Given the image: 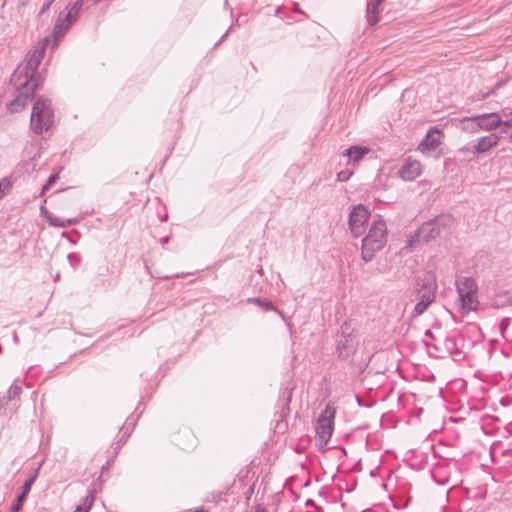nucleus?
Wrapping results in <instances>:
<instances>
[{
  "instance_id": "1",
  "label": "nucleus",
  "mask_w": 512,
  "mask_h": 512,
  "mask_svg": "<svg viewBox=\"0 0 512 512\" xmlns=\"http://www.w3.org/2000/svg\"><path fill=\"white\" fill-rule=\"evenodd\" d=\"M46 41L45 39L44 42H38L11 76L10 82L16 90L15 98L7 104V109L11 113L24 109L34 99V93L41 85L38 66L45 54Z\"/></svg>"
},
{
  "instance_id": "2",
  "label": "nucleus",
  "mask_w": 512,
  "mask_h": 512,
  "mask_svg": "<svg viewBox=\"0 0 512 512\" xmlns=\"http://www.w3.org/2000/svg\"><path fill=\"white\" fill-rule=\"evenodd\" d=\"M386 241V222L379 215H376L369 226L367 235L362 239V259L365 262H370L375 253L385 246Z\"/></svg>"
},
{
  "instance_id": "3",
  "label": "nucleus",
  "mask_w": 512,
  "mask_h": 512,
  "mask_svg": "<svg viewBox=\"0 0 512 512\" xmlns=\"http://www.w3.org/2000/svg\"><path fill=\"white\" fill-rule=\"evenodd\" d=\"M54 122V113L51 107V101L44 97H39L32 108L30 127L36 134H42L47 131Z\"/></svg>"
},
{
  "instance_id": "4",
  "label": "nucleus",
  "mask_w": 512,
  "mask_h": 512,
  "mask_svg": "<svg viewBox=\"0 0 512 512\" xmlns=\"http://www.w3.org/2000/svg\"><path fill=\"white\" fill-rule=\"evenodd\" d=\"M358 339L355 335V329L345 321L341 324L336 334V352L341 359H348L356 352Z\"/></svg>"
},
{
  "instance_id": "5",
  "label": "nucleus",
  "mask_w": 512,
  "mask_h": 512,
  "mask_svg": "<svg viewBox=\"0 0 512 512\" xmlns=\"http://www.w3.org/2000/svg\"><path fill=\"white\" fill-rule=\"evenodd\" d=\"M418 285L417 295L419 300L412 312L414 317L422 315L436 299L437 284L432 274H426Z\"/></svg>"
},
{
  "instance_id": "6",
  "label": "nucleus",
  "mask_w": 512,
  "mask_h": 512,
  "mask_svg": "<svg viewBox=\"0 0 512 512\" xmlns=\"http://www.w3.org/2000/svg\"><path fill=\"white\" fill-rule=\"evenodd\" d=\"M335 414V407L328 403L317 419L315 426L316 438L321 446L327 445L332 436Z\"/></svg>"
},
{
  "instance_id": "7",
  "label": "nucleus",
  "mask_w": 512,
  "mask_h": 512,
  "mask_svg": "<svg viewBox=\"0 0 512 512\" xmlns=\"http://www.w3.org/2000/svg\"><path fill=\"white\" fill-rule=\"evenodd\" d=\"M424 343L428 348L430 355H433L436 358H444L447 355L454 357L462 355V352L458 347L457 340L453 335L446 336L442 341H438V343H430L428 341H424Z\"/></svg>"
},
{
  "instance_id": "8",
  "label": "nucleus",
  "mask_w": 512,
  "mask_h": 512,
  "mask_svg": "<svg viewBox=\"0 0 512 512\" xmlns=\"http://www.w3.org/2000/svg\"><path fill=\"white\" fill-rule=\"evenodd\" d=\"M369 210L362 204L355 206L349 214V228L354 237L362 236L370 219Z\"/></svg>"
},
{
  "instance_id": "9",
  "label": "nucleus",
  "mask_w": 512,
  "mask_h": 512,
  "mask_svg": "<svg viewBox=\"0 0 512 512\" xmlns=\"http://www.w3.org/2000/svg\"><path fill=\"white\" fill-rule=\"evenodd\" d=\"M466 121H477V125L481 131L491 132L498 127L502 126V119L497 112L483 113L473 115L470 117H463L460 122L465 123Z\"/></svg>"
},
{
  "instance_id": "10",
  "label": "nucleus",
  "mask_w": 512,
  "mask_h": 512,
  "mask_svg": "<svg viewBox=\"0 0 512 512\" xmlns=\"http://www.w3.org/2000/svg\"><path fill=\"white\" fill-rule=\"evenodd\" d=\"M500 136L495 133L480 137L473 145L471 151L473 154L479 155L488 152L496 147L499 143Z\"/></svg>"
},
{
  "instance_id": "11",
  "label": "nucleus",
  "mask_w": 512,
  "mask_h": 512,
  "mask_svg": "<svg viewBox=\"0 0 512 512\" xmlns=\"http://www.w3.org/2000/svg\"><path fill=\"white\" fill-rule=\"evenodd\" d=\"M440 231L438 227H436L435 223L432 220H429L423 223L415 233L417 241L429 242L434 240L437 236L440 235Z\"/></svg>"
},
{
  "instance_id": "12",
  "label": "nucleus",
  "mask_w": 512,
  "mask_h": 512,
  "mask_svg": "<svg viewBox=\"0 0 512 512\" xmlns=\"http://www.w3.org/2000/svg\"><path fill=\"white\" fill-rule=\"evenodd\" d=\"M421 174V164L417 160L407 159L398 171V175L406 181H412Z\"/></svg>"
},
{
  "instance_id": "13",
  "label": "nucleus",
  "mask_w": 512,
  "mask_h": 512,
  "mask_svg": "<svg viewBox=\"0 0 512 512\" xmlns=\"http://www.w3.org/2000/svg\"><path fill=\"white\" fill-rule=\"evenodd\" d=\"M459 306L462 313H469L478 308L479 301L477 292H461L458 293Z\"/></svg>"
},
{
  "instance_id": "14",
  "label": "nucleus",
  "mask_w": 512,
  "mask_h": 512,
  "mask_svg": "<svg viewBox=\"0 0 512 512\" xmlns=\"http://www.w3.org/2000/svg\"><path fill=\"white\" fill-rule=\"evenodd\" d=\"M441 144V132L437 128H431L425 138L419 144L422 152L437 148Z\"/></svg>"
},
{
  "instance_id": "15",
  "label": "nucleus",
  "mask_w": 512,
  "mask_h": 512,
  "mask_svg": "<svg viewBox=\"0 0 512 512\" xmlns=\"http://www.w3.org/2000/svg\"><path fill=\"white\" fill-rule=\"evenodd\" d=\"M41 213L45 215L49 225L53 227L67 228L78 223L77 218L61 219L55 215L49 213L45 206H41Z\"/></svg>"
},
{
  "instance_id": "16",
  "label": "nucleus",
  "mask_w": 512,
  "mask_h": 512,
  "mask_svg": "<svg viewBox=\"0 0 512 512\" xmlns=\"http://www.w3.org/2000/svg\"><path fill=\"white\" fill-rule=\"evenodd\" d=\"M384 0H368L367 2V21L369 25L373 26L380 20V13L382 11L381 5Z\"/></svg>"
},
{
  "instance_id": "17",
  "label": "nucleus",
  "mask_w": 512,
  "mask_h": 512,
  "mask_svg": "<svg viewBox=\"0 0 512 512\" xmlns=\"http://www.w3.org/2000/svg\"><path fill=\"white\" fill-rule=\"evenodd\" d=\"M38 476V470H34L30 475L29 477L27 478V480L24 482V484L22 485V488H21V493L17 496L16 498V502L14 504H19V506L22 508L31 488H32V485L34 484L36 478Z\"/></svg>"
},
{
  "instance_id": "18",
  "label": "nucleus",
  "mask_w": 512,
  "mask_h": 512,
  "mask_svg": "<svg viewBox=\"0 0 512 512\" xmlns=\"http://www.w3.org/2000/svg\"><path fill=\"white\" fill-rule=\"evenodd\" d=\"M369 152L370 149L368 147L354 145L346 149L343 155L347 156L352 162L358 163Z\"/></svg>"
},
{
  "instance_id": "19",
  "label": "nucleus",
  "mask_w": 512,
  "mask_h": 512,
  "mask_svg": "<svg viewBox=\"0 0 512 512\" xmlns=\"http://www.w3.org/2000/svg\"><path fill=\"white\" fill-rule=\"evenodd\" d=\"M456 289L461 292H478V285L472 277H460L456 280Z\"/></svg>"
},
{
  "instance_id": "20",
  "label": "nucleus",
  "mask_w": 512,
  "mask_h": 512,
  "mask_svg": "<svg viewBox=\"0 0 512 512\" xmlns=\"http://www.w3.org/2000/svg\"><path fill=\"white\" fill-rule=\"evenodd\" d=\"M97 493V483L94 481L91 486L88 488L87 495L82 499V502L77 507L82 510V512H88L96 498Z\"/></svg>"
},
{
  "instance_id": "21",
  "label": "nucleus",
  "mask_w": 512,
  "mask_h": 512,
  "mask_svg": "<svg viewBox=\"0 0 512 512\" xmlns=\"http://www.w3.org/2000/svg\"><path fill=\"white\" fill-rule=\"evenodd\" d=\"M73 25V23H71L70 21L68 20H65L64 17L62 16V14L59 15L55 25H54V28H53V34L56 38L58 37H62L65 35V33L67 32V30Z\"/></svg>"
},
{
  "instance_id": "22",
  "label": "nucleus",
  "mask_w": 512,
  "mask_h": 512,
  "mask_svg": "<svg viewBox=\"0 0 512 512\" xmlns=\"http://www.w3.org/2000/svg\"><path fill=\"white\" fill-rule=\"evenodd\" d=\"M21 391H22L21 387L15 383H13L7 391V395L5 397L0 398V408L5 406L9 401L18 397L20 395Z\"/></svg>"
},
{
  "instance_id": "23",
  "label": "nucleus",
  "mask_w": 512,
  "mask_h": 512,
  "mask_svg": "<svg viewBox=\"0 0 512 512\" xmlns=\"http://www.w3.org/2000/svg\"><path fill=\"white\" fill-rule=\"evenodd\" d=\"M453 216L451 214H440L436 216L432 221L435 223L436 227H438L441 232L443 229L449 227L453 223Z\"/></svg>"
},
{
  "instance_id": "24",
  "label": "nucleus",
  "mask_w": 512,
  "mask_h": 512,
  "mask_svg": "<svg viewBox=\"0 0 512 512\" xmlns=\"http://www.w3.org/2000/svg\"><path fill=\"white\" fill-rule=\"evenodd\" d=\"M247 302L248 303H254V304H257L258 306L264 308L265 310L267 311H272V310H276V308L274 307V305L272 304V302L270 301H267L265 299H262L260 297H251V298H248L247 299Z\"/></svg>"
},
{
  "instance_id": "25",
  "label": "nucleus",
  "mask_w": 512,
  "mask_h": 512,
  "mask_svg": "<svg viewBox=\"0 0 512 512\" xmlns=\"http://www.w3.org/2000/svg\"><path fill=\"white\" fill-rule=\"evenodd\" d=\"M462 124V130L469 132L471 134H476L479 131H481L477 125V121H466L465 123Z\"/></svg>"
},
{
  "instance_id": "26",
  "label": "nucleus",
  "mask_w": 512,
  "mask_h": 512,
  "mask_svg": "<svg viewBox=\"0 0 512 512\" xmlns=\"http://www.w3.org/2000/svg\"><path fill=\"white\" fill-rule=\"evenodd\" d=\"M12 184L8 178L0 180V200L10 191Z\"/></svg>"
},
{
  "instance_id": "27",
  "label": "nucleus",
  "mask_w": 512,
  "mask_h": 512,
  "mask_svg": "<svg viewBox=\"0 0 512 512\" xmlns=\"http://www.w3.org/2000/svg\"><path fill=\"white\" fill-rule=\"evenodd\" d=\"M12 184L8 178L0 180V200L10 191Z\"/></svg>"
},
{
  "instance_id": "28",
  "label": "nucleus",
  "mask_w": 512,
  "mask_h": 512,
  "mask_svg": "<svg viewBox=\"0 0 512 512\" xmlns=\"http://www.w3.org/2000/svg\"><path fill=\"white\" fill-rule=\"evenodd\" d=\"M12 184L8 178L0 180V200L10 191Z\"/></svg>"
},
{
  "instance_id": "29",
  "label": "nucleus",
  "mask_w": 512,
  "mask_h": 512,
  "mask_svg": "<svg viewBox=\"0 0 512 512\" xmlns=\"http://www.w3.org/2000/svg\"><path fill=\"white\" fill-rule=\"evenodd\" d=\"M69 264L75 269L81 262V256L75 252L69 253L67 256Z\"/></svg>"
},
{
  "instance_id": "30",
  "label": "nucleus",
  "mask_w": 512,
  "mask_h": 512,
  "mask_svg": "<svg viewBox=\"0 0 512 512\" xmlns=\"http://www.w3.org/2000/svg\"><path fill=\"white\" fill-rule=\"evenodd\" d=\"M58 179V173L51 174L46 182V184L43 186L41 194H44L46 190L49 189L50 186H52Z\"/></svg>"
},
{
  "instance_id": "31",
  "label": "nucleus",
  "mask_w": 512,
  "mask_h": 512,
  "mask_svg": "<svg viewBox=\"0 0 512 512\" xmlns=\"http://www.w3.org/2000/svg\"><path fill=\"white\" fill-rule=\"evenodd\" d=\"M352 176V172L349 170H342L337 173V180L340 182H346Z\"/></svg>"
},
{
  "instance_id": "32",
  "label": "nucleus",
  "mask_w": 512,
  "mask_h": 512,
  "mask_svg": "<svg viewBox=\"0 0 512 512\" xmlns=\"http://www.w3.org/2000/svg\"><path fill=\"white\" fill-rule=\"evenodd\" d=\"M67 9H68L67 13L62 14V16L64 17L65 20H68L74 24L77 21L79 14H74L73 10H71L70 8H67Z\"/></svg>"
},
{
  "instance_id": "33",
  "label": "nucleus",
  "mask_w": 512,
  "mask_h": 512,
  "mask_svg": "<svg viewBox=\"0 0 512 512\" xmlns=\"http://www.w3.org/2000/svg\"><path fill=\"white\" fill-rule=\"evenodd\" d=\"M129 437V433H124L121 438L117 441V443L115 444V447H114V452L115 454L118 453V451L120 450V448L122 447V445L127 441Z\"/></svg>"
},
{
  "instance_id": "34",
  "label": "nucleus",
  "mask_w": 512,
  "mask_h": 512,
  "mask_svg": "<svg viewBox=\"0 0 512 512\" xmlns=\"http://www.w3.org/2000/svg\"><path fill=\"white\" fill-rule=\"evenodd\" d=\"M83 6V0H76L71 6L70 9L73 10L74 14H80V11ZM69 8V6H67Z\"/></svg>"
},
{
  "instance_id": "35",
  "label": "nucleus",
  "mask_w": 512,
  "mask_h": 512,
  "mask_svg": "<svg viewBox=\"0 0 512 512\" xmlns=\"http://www.w3.org/2000/svg\"><path fill=\"white\" fill-rule=\"evenodd\" d=\"M502 126L503 127L501 128L500 133H508V129L512 128V119L503 121Z\"/></svg>"
},
{
  "instance_id": "36",
  "label": "nucleus",
  "mask_w": 512,
  "mask_h": 512,
  "mask_svg": "<svg viewBox=\"0 0 512 512\" xmlns=\"http://www.w3.org/2000/svg\"><path fill=\"white\" fill-rule=\"evenodd\" d=\"M510 324V319L509 318H504L501 320L500 322V330L502 333H504V331L508 328Z\"/></svg>"
},
{
  "instance_id": "37",
  "label": "nucleus",
  "mask_w": 512,
  "mask_h": 512,
  "mask_svg": "<svg viewBox=\"0 0 512 512\" xmlns=\"http://www.w3.org/2000/svg\"><path fill=\"white\" fill-rule=\"evenodd\" d=\"M50 7H51V5L47 1H45V3L42 5V7L40 9L39 16H42L47 11H49Z\"/></svg>"
},
{
  "instance_id": "38",
  "label": "nucleus",
  "mask_w": 512,
  "mask_h": 512,
  "mask_svg": "<svg viewBox=\"0 0 512 512\" xmlns=\"http://www.w3.org/2000/svg\"><path fill=\"white\" fill-rule=\"evenodd\" d=\"M425 336L432 339L434 341L433 343H438V339H436V337L433 335V333L430 330H427L425 332Z\"/></svg>"
},
{
  "instance_id": "39",
  "label": "nucleus",
  "mask_w": 512,
  "mask_h": 512,
  "mask_svg": "<svg viewBox=\"0 0 512 512\" xmlns=\"http://www.w3.org/2000/svg\"><path fill=\"white\" fill-rule=\"evenodd\" d=\"M21 509L19 504H13L9 512H19Z\"/></svg>"
},
{
  "instance_id": "40",
  "label": "nucleus",
  "mask_w": 512,
  "mask_h": 512,
  "mask_svg": "<svg viewBox=\"0 0 512 512\" xmlns=\"http://www.w3.org/2000/svg\"><path fill=\"white\" fill-rule=\"evenodd\" d=\"M228 35V31L220 38L219 42L217 43V45L222 42L223 40H225V38L227 37Z\"/></svg>"
},
{
  "instance_id": "41",
  "label": "nucleus",
  "mask_w": 512,
  "mask_h": 512,
  "mask_svg": "<svg viewBox=\"0 0 512 512\" xmlns=\"http://www.w3.org/2000/svg\"><path fill=\"white\" fill-rule=\"evenodd\" d=\"M313 504H314L313 500H308V501L306 502V505H307V506H309V505H313Z\"/></svg>"
},
{
  "instance_id": "42",
  "label": "nucleus",
  "mask_w": 512,
  "mask_h": 512,
  "mask_svg": "<svg viewBox=\"0 0 512 512\" xmlns=\"http://www.w3.org/2000/svg\"><path fill=\"white\" fill-rule=\"evenodd\" d=\"M255 512H267L264 508H258Z\"/></svg>"
},
{
  "instance_id": "43",
  "label": "nucleus",
  "mask_w": 512,
  "mask_h": 512,
  "mask_svg": "<svg viewBox=\"0 0 512 512\" xmlns=\"http://www.w3.org/2000/svg\"><path fill=\"white\" fill-rule=\"evenodd\" d=\"M50 5H52L56 0H46Z\"/></svg>"
},
{
  "instance_id": "44",
  "label": "nucleus",
  "mask_w": 512,
  "mask_h": 512,
  "mask_svg": "<svg viewBox=\"0 0 512 512\" xmlns=\"http://www.w3.org/2000/svg\"><path fill=\"white\" fill-rule=\"evenodd\" d=\"M290 398H291V396H290V395H288V397H287V399H286V403H287V404L290 402Z\"/></svg>"
},
{
  "instance_id": "45",
  "label": "nucleus",
  "mask_w": 512,
  "mask_h": 512,
  "mask_svg": "<svg viewBox=\"0 0 512 512\" xmlns=\"http://www.w3.org/2000/svg\"><path fill=\"white\" fill-rule=\"evenodd\" d=\"M73 512H82V510L77 507Z\"/></svg>"
},
{
  "instance_id": "46",
  "label": "nucleus",
  "mask_w": 512,
  "mask_h": 512,
  "mask_svg": "<svg viewBox=\"0 0 512 512\" xmlns=\"http://www.w3.org/2000/svg\"><path fill=\"white\" fill-rule=\"evenodd\" d=\"M166 219H167V215H165V216L161 219V221H166Z\"/></svg>"
},
{
  "instance_id": "47",
  "label": "nucleus",
  "mask_w": 512,
  "mask_h": 512,
  "mask_svg": "<svg viewBox=\"0 0 512 512\" xmlns=\"http://www.w3.org/2000/svg\"><path fill=\"white\" fill-rule=\"evenodd\" d=\"M194 512H204V510L203 509H198V510H196Z\"/></svg>"
},
{
  "instance_id": "48",
  "label": "nucleus",
  "mask_w": 512,
  "mask_h": 512,
  "mask_svg": "<svg viewBox=\"0 0 512 512\" xmlns=\"http://www.w3.org/2000/svg\"><path fill=\"white\" fill-rule=\"evenodd\" d=\"M510 141L512 142V135L510 136Z\"/></svg>"
}]
</instances>
